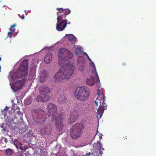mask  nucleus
Returning a JSON list of instances; mask_svg holds the SVG:
<instances>
[{
    "mask_svg": "<svg viewBox=\"0 0 156 156\" xmlns=\"http://www.w3.org/2000/svg\"><path fill=\"white\" fill-rule=\"evenodd\" d=\"M74 67L72 64L63 65L55 75L54 78L55 81L64 82L69 79L74 73Z\"/></svg>",
    "mask_w": 156,
    "mask_h": 156,
    "instance_id": "obj_1",
    "label": "nucleus"
},
{
    "mask_svg": "<svg viewBox=\"0 0 156 156\" xmlns=\"http://www.w3.org/2000/svg\"><path fill=\"white\" fill-rule=\"evenodd\" d=\"M57 107L54 104L49 103L48 104V115L49 116H52V120L55 121L56 128L58 130L62 129L63 125L62 122L63 120L62 115L58 114L57 113Z\"/></svg>",
    "mask_w": 156,
    "mask_h": 156,
    "instance_id": "obj_2",
    "label": "nucleus"
},
{
    "mask_svg": "<svg viewBox=\"0 0 156 156\" xmlns=\"http://www.w3.org/2000/svg\"><path fill=\"white\" fill-rule=\"evenodd\" d=\"M56 9L58 11L57 13L58 16L56 29L58 31H62L67 25V20L64 18H66V16L71 12V11L69 9H63L62 8H57Z\"/></svg>",
    "mask_w": 156,
    "mask_h": 156,
    "instance_id": "obj_3",
    "label": "nucleus"
},
{
    "mask_svg": "<svg viewBox=\"0 0 156 156\" xmlns=\"http://www.w3.org/2000/svg\"><path fill=\"white\" fill-rule=\"evenodd\" d=\"M100 92V90L98 89V96L93 105L95 106L99 105V107L97 110V115L98 119L101 118L104 110L107 108V105L105 103V97L103 94H101Z\"/></svg>",
    "mask_w": 156,
    "mask_h": 156,
    "instance_id": "obj_4",
    "label": "nucleus"
},
{
    "mask_svg": "<svg viewBox=\"0 0 156 156\" xmlns=\"http://www.w3.org/2000/svg\"><path fill=\"white\" fill-rule=\"evenodd\" d=\"M28 59L23 60L17 71L13 73L11 76L12 79L21 78L25 77L27 75L28 72Z\"/></svg>",
    "mask_w": 156,
    "mask_h": 156,
    "instance_id": "obj_5",
    "label": "nucleus"
},
{
    "mask_svg": "<svg viewBox=\"0 0 156 156\" xmlns=\"http://www.w3.org/2000/svg\"><path fill=\"white\" fill-rule=\"evenodd\" d=\"M40 94L36 98V100L38 102H46L50 98L48 94L51 92V89L46 85L40 86L38 89Z\"/></svg>",
    "mask_w": 156,
    "mask_h": 156,
    "instance_id": "obj_6",
    "label": "nucleus"
},
{
    "mask_svg": "<svg viewBox=\"0 0 156 156\" xmlns=\"http://www.w3.org/2000/svg\"><path fill=\"white\" fill-rule=\"evenodd\" d=\"M90 94V90L85 87H77L74 92L75 98L82 101L87 100L89 98Z\"/></svg>",
    "mask_w": 156,
    "mask_h": 156,
    "instance_id": "obj_7",
    "label": "nucleus"
},
{
    "mask_svg": "<svg viewBox=\"0 0 156 156\" xmlns=\"http://www.w3.org/2000/svg\"><path fill=\"white\" fill-rule=\"evenodd\" d=\"M32 116L35 122L37 123L41 124L44 122L46 120L45 113L43 110L40 108L32 110Z\"/></svg>",
    "mask_w": 156,
    "mask_h": 156,
    "instance_id": "obj_8",
    "label": "nucleus"
},
{
    "mask_svg": "<svg viewBox=\"0 0 156 156\" xmlns=\"http://www.w3.org/2000/svg\"><path fill=\"white\" fill-rule=\"evenodd\" d=\"M84 128L83 123H77L72 127L70 132V136L74 139L80 137L82 135V132Z\"/></svg>",
    "mask_w": 156,
    "mask_h": 156,
    "instance_id": "obj_9",
    "label": "nucleus"
},
{
    "mask_svg": "<svg viewBox=\"0 0 156 156\" xmlns=\"http://www.w3.org/2000/svg\"><path fill=\"white\" fill-rule=\"evenodd\" d=\"M68 51L65 48H61L59 49L58 55L59 58L58 62L59 65H60L62 64V61L67 59L65 54L67 53Z\"/></svg>",
    "mask_w": 156,
    "mask_h": 156,
    "instance_id": "obj_10",
    "label": "nucleus"
},
{
    "mask_svg": "<svg viewBox=\"0 0 156 156\" xmlns=\"http://www.w3.org/2000/svg\"><path fill=\"white\" fill-rule=\"evenodd\" d=\"M79 114L77 111L75 110H73L70 111V116L68 119V121L70 124L74 122L78 118Z\"/></svg>",
    "mask_w": 156,
    "mask_h": 156,
    "instance_id": "obj_11",
    "label": "nucleus"
},
{
    "mask_svg": "<svg viewBox=\"0 0 156 156\" xmlns=\"http://www.w3.org/2000/svg\"><path fill=\"white\" fill-rule=\"evenodd\" d=\"M51 132V127L50 124H47L40 130V133L42 135H49Z\"/></svg>",
    "mask_w": 156,
    "mask_h": 156,
    "instance_id": "obj_12",
    "label": "nucleus"
},
{
    "mask_svg": "<svg viewBox=\"0 0 156 156\" xmlns=\"http://www.w3.org/2000/svg\"><path fill=\"white\" fill-rule=\"evenodd\" d=\"M26 81V80L24 78L21 80H18V81L16 83V86L18 85L19 86L15 87L16 90H20L22 86L23 85V84L25 83ZM14 87H15V86Z\"/></svg>",
    "mask_w": 156,
    "mask_h": 156,
    "instance_id": "obj_13",
    "label": "nucleus"
},
{
    "mask_svg": "<svg viewBox=\"0 0 156 156\" xmlns=\"http://www.w3.org/2000/svg\"><path fill=\"white\" fill-rule=\"evenodd\" d=\"M48 77V73L45 70H43L41 75L40 81L41 82L43 83L45 81Z\"/></svg>",
    "mask_w": 156,
    "mask_h": 156,
    "instance_id": "obj_14",
    "label": "nucleus"
},
{
    "mask_svg": "<svg viewBox=\"0 0 156 156\" xmlns=\"http://www.w3.org/2000/svg\"><path fill=\"white\" fill-rule=\"evenodd\" d=\"M52 59L51 54L49 52L47 53L45 56L44 61L46 64H49L50 63Z\"/></svg>",
    "mask_w": 156,
    "mask_h": 156,
    "instance_id": "obj_15",
    "label": "nucleus"
},
{
    "mask_svg": "<svg viewBox=\"0 0 156 156\" xmlns=\"http://www.w3.org/2000/svg\"><path fill=\"white\" fill-rule=\"evenodd\" d=\"M86 84L90 86H92L95 83V78L94 77L87 78L86 81Z\"/></svg>",
    "mask_w": 156,
    "mask_h": 156,
    "instance_id": "obj_16",
    "label": "nucleus"
},
{
    "mask_svg": "<svg viewBox=\"0 0 156 156\" xmlns=\"http://www.w3.org/2000/svg\"><path fill=\"white\" fill-rule=\"evenodd\" d=\"M16 24H14L10 26L9 29L10 31L8 34V37H12V34L15 32V29L14 28V27H16Z\"/></svg>",
    "mask_w": 156,
    "mask_h": 156,
    "instance_id": "obj_17",
    "label": "nucleus"
},
{
    "mask_svg": "<svg viewBox=\"0 0 156 156\" xmlns=\"http://www.w3.org/2000/svg\"><path fill=\"white\" fill-rule=\"evenodd\" d=\"M16 24H14L10 26L9 29L10 31L8 34V37H12V34L15 32V29L14 28V27H16Z\"/></svg>",
    "mask_w": 156,
    "mask_h": 156,
    "instance_id": "obj_18",
    "label": "nucleus"
},
{
    "mask_svg": "<svg viewBox=\"0 0 156 156\" xmlns=\"http://www.w3.org/2000/svg\"><path fill=\"white\" fill-rule=\"evenodd\" d=\"M13 144L16 146V147L18 149L19 148L21 150L23 149L21 147V143L16 139H15L13 141Z\"/></svg>",
    "mask_w": 156,
    "mask_h": 156,
    "instance_id": "obj_19",
    "label": "nucleus"
},
{
    "mask_svg": "<svg viewBox=\"0 0 156 156\" xmlns=\"http://www.w3.org/2000/svg\"><path fill=\"white\" fill-rule=\"evenodd\" d=\"M13 121V119L10 117H7L5 119L6 124L9 127L10 126Z\"/></svg>",
    "mask_w": 156,
    "mask_h": 156,
    "instance_id": "obj_20",
    "label": "nucleus"
},
{
    "mask_svg": "<svg viewBox=\"0 0 156 156\" xmlns=\"http://www.w3.org/2000/svg\"><path fill=\"white\" fill-rule=\"evenodd\" d=\"M66 101V97L63 94L60 95L58 98V102L60 103H64Z\"/></svg>",
    "mask_w": 156,
    "mask_h": 156,
    "instance_id": "obj_21",
    "label": "nucleus"
},
{
    "mask_svg": "<svg viewBox=\"0 0 156 156\" xmlns=\"http://www.w3.org/2000/svg\"><path fill=\"white\" fill-rule=\"evenodd\" d=\"M92 73H94L95 76L96 77H97V81H98L97 83H98V87H99V88L100 87V86H99L98 84L100 83V80H99V76L98 75V74L97 73L96 70V69L94 65V70H92Z\"/></svg>",
    "mask_w": 156,
    "mask_h": 156,
    "instance_id": "obj_22",
    "label": "nucleus"
},
{
    "mask_svg": "<svg viewBox=\"0 0 156 156\" xmlns=\"http://www.w3.org/2000/svg\"><path fill=\"white\" fill-rule=\"evenodd\" d=\"M67 53V55H65L66 56L67 59L66 60L72 58L73 57V54L70 51H68Z\"/></svg>",
    "mask_w": 156,
    "mask_h": 156,
    "instance_id": "obj_23",
    "label": "nucleus"
},
{
    "mask_svg": "<svg viewBox=\"0 0 156 156\" xmlns=\"http://www.w3.org/2000/svg\"><path fill=\"white\" fill-rule=\"evenodd\" d=\"M13 151L11 149L8 148L5 150V153L7 155H10L12 154Z\"/></svg>",
    "mask_w": 156,
    "mask_h": 156,
    "instance_id": "obj_24",
    "label": "nucleus"
},
{
    "mask_svg": "<svg viewBox=\"0 0 156 156\" xmlns=\"http://www.w3.org/2000/svg\"><path fill=\"white\" fill-rule=\"evenodd\" d=\"M67 37L68 40L69 41H71L73 39L74 36L73 35L69 34L68 35Z\"/></svg>",
    "mask_w": 156,
    "mask_h": 156,
    "instance_id": "obj_25",
    "label": "nucleus"
},
{
    "mask_svg": "<svg viewBox=\"0 0 156 156\" xmlns=\"http://www.w3.org/2000/svg\"><path fill=\"white\" fill-rule=\"evenodd\" d=\"M97 146H98V147L99 148L100 150H101L102 147V144L100 142H98L97 144Z\"/></svg>",
    "mask_w": 156,
    "mask_h": 156,
    "instance_id": "obj_26",
    "label": "nucleus"
},
{
    "mask_svg": "<svg viewBox=\"0 0 156 156\" xmlns=\"http://www.w3.org/2000/svg\"><path fill=\"white\" fill-rule=\"evenodd\" d=\"M81 51V49L80 48H77L76 49V53L78 54Z\"/></svg>",
    "mask_w": 156,
    "mask_h": 156,
    "instance_id": "obj_27",
    "label": "nucleus"
},
{
    "mask_svg": "<svg viewBox=\"0 0 156 156\" xmlns=\"http://www.w3.org/2000/svg\"><path fill=\"white\" fill-rule=\"evenodd\" d=\"M79 68L80 70L82 71L84 69V66L83 65H82L80 66Z\"/></svg>",
    "mask_w": 156,
    "mask_h": 156,
    "instance_id": "obj_28",
    "label": "nucleus"
},
{
    "mask_svg": "<svg viewBox=\"0 0 156 156\" xmlns=\"http://www.w3.org/2000/svg\"><path fill=\"white\" fill-rule=\"evenodd\" d=\"M103 153L102 151H101V150H100L99 153L98 154V156H101L102 154Z\"/></svg>",
    "mask_w": 156,
    "mask_h": 156,
    "instance_id": "obj_29",
    "label": "nucleus"
},
{
    "mask_svg": "<svg viewBox=\"0 0 156 156\" xmlns=\"http://www.w3.org/2000/svg\"><path fill=\"white\" fill-rule=\"evenodd\" d=\"M19 17L21 18L22 20L24 19L25 17V16L24 14H23L21 16H20V14H18Z\"/></svg>",
    "mask_w": 156,
    "mask_h": 156,
    "instance_id": "obj_30",
    "label": "nucleus"
},
{
    "mask_svg": "<svg viewBox=\"0 0 156 156\" xmlns=\"http://www.w3.org/2000/svg\"><path fill=\"white\" fill-rule=\"evenodd\" d=\"M83 55H86V56H88V55L87 54V53H86V52H84V53H83Z\"/></svg>",
    "mask_w": 156,
    "mask_h": 156,
    "instance_id": "obj_31",
    "label": "nucleus"
},
{
    "mask_svg": "<svg viewBox=\"0 0 156 156\" xmlns=\"http://www.w3.org/2000/svg\"><path fill=\"white\" fill-rule=\"evenodd\" d=\"M1 128H4V123L2 124V125L1 126Z\"/></svg>",
    "mask_w": 156,
    "mask_h": 156,
    "instance_id": "obj_32",
    "label": "nucleus"
},
{
    "mask_svg": "<svg viewBox=\"0 0 156 156\" xmlns=\"http://www.w3.org/2000/svg\"><path fill=\"white\" fill-rule=\"evenodd\" d=\"M87 58L90 61H91V59H90V58H89V56L88 55V56H87Z\"/></svg>",
    "mask_w": 156,
    "mask_h": 156,
    "instance_id": "obj_33",
    "label": "nucleus"
},
{
    "mask_svg": "<svg viewBox=\"0 0 156 156\" xmlns=\"http://www.w3.org/2000/svg\"><path fill=\"white\" fill-rule=\"evenodd\" d=\"M7 140L6 138H5V142L6 143L7 142Z\"/></svg>",
    "mask_w": 156,
    "mask_h": 156,
    "instance_id": "obj_34",
    "label": "nucleus"
},
{
    "mask_svg": "<svg viewBox=\"0 0 156 156\" xmlns=\"http://www.w3.org/2000/svg\"><path fill=\"white\" fill-rule=\"evenodd\" d=\"M23 155L22 154H20L19 156H23Z\"/></svg>",
    "mask_w": 156,
    "mask_h": 156,
    "instance_id": "obj_35",
    "label": "nucleus"
},
{
    "mask_svg": "<svg viewBox=\"0 0 156 156\" xmlns=\"http://www.w3.org/2000/svg\"><path fill=\"white\" fill-rule=\"evenodd\" d=\"M70 23H71V22H68V23L67 22V24H69Z\"/></svg>",
    "mask_w": 156,
    "mask_h": 156,
    "instance_id": "obj_36",
    "label": "nucleus"
},
{
    "mask_svg": "<svg viewBox=\"0 0 156 156\" xmlns=\"http://www.w3.org/2000/svg\"><path fill=\"white\" fill-rule=\"evenodd\" d=\"M90 154H91V153H90V152H89V153H87V155H90Z\"/></svg>",
    "mask_w": 156,
    "mask_h": 156,
    "instance_id": "obj_37",
    "label": "nucleus"
},
{
    "mask_svg": "<svg viewBox=\"0 0 156 156\" xmlns=\"http://www.w3.org/2000/svg\"><path fill=\"white\" fill-rule=\"evenodd\" d=\"M3 129L4 130V131H5V128H3Z\"/></svg>",
    "mask_w": 156,
    "mask_h": 156,
    "instance_id": "obj_38",
    "label": "nucleus"
},
{
    "mask_svg": "<svg viewBox=\"0 0 156 156\" xmlns=\"http://www.w3.org/2000/svg\"><path fill=\"white\" fill-rule=\"evenodd\" d=\"M102 149L103 150H104V148H102Z\"/></svg>",
    "mask_w": 156,
    "mask_h": 156,
    "instance_id": "obj_39",
    "label": "nucleus"
},
{
    "mask_svg": "<svg viewBox=\"0 0 156 156\" xmlns=\"http://www.w3.org/2000/svg\"><path fill=\"white\" fill-rule=\"evenodd\" d=\"M101 137H100V138H101Z\"/></svg>",
    "mask_w": 156,
    "mask_h": 156,
    "instance_id": "obj_40",
    "label": "nucleus"
},
{
    "mask_svg": "<svg viewBox=\"0 0 156 156\" xmlns=\"http://www.w3.org/2000/svg\"><path fill=\"white\" fill-rule=\"evenodd\" d=\"M101 137H100V138H101Z\"/></svg>",
    "mask_w": 156,
    "mask_h": 156,
    "instance_id": "obj_41",
    "label": "nucleus"
},
{
    "mask_svg": "<svg viewBox=\"0 0 156 156\" xmlns=\"http://www.w3.org/2000/svg\"><path fill=\"white\" fill-rule=\"evenodd\" d=\"M1 2V1H0V2Z\"/></svg>",
    "mask_w": 156,
    "mask_h": 156,
    "instance_id": "obj_42",
    "label": "nucleus"
}]
</instances>
